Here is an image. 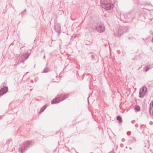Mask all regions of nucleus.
<instances>
[{
    "instance_id": "obj_17",
    "label": "nucleus",
    "mask_w": 153,
    "mask_h": 153,
    "mask_svg": "<svg viewBox=\"0 0 153 153\" xmlns=\"http://www.w3.org/2000/svg\"><path fill=\"white\" fill-rule=\"evenodd\" d=\"M49 70V69L48 68H45L43 71L42 73H46L48 72Z\"/></svg>"
},
{
    "instance_id": "obj_28",
    "label": "nucleus",
    "mask_w": 153,
    "mask_h": 153,
    "mask_svg": "<svg viewBox=\"0 0 153 153\" xmlns=\"http://www.w3.org/2000/svg\"><path fill=\"white\" fill-rule=\"evenodd\" d=\"M124 140V138L122 139V141H123V140Z\"/></svg>"
},
{
    "instance_id": "obj_14",
    "label": "nucleus",
    "mask_w": 153,
    "mask_h": 153,
    "mask_svg": "<svg viewBox=\"0 0 153 153\" xmlns=\"http://www.w3.org/2000/svg\"><path fill=\"white\" fill-rule=\"evenodd\" d=\"M134 108L135 110L139 112L140 111V107L138 105H136Z\"/></svg>"
},
{
    "instance_id": "obj_2",
    "label": "nucleus",
    "mask_w": 153,
    "mask_h": 153,
    "mask_svg": "<svg viewBox=\"0 0 153 153\" xmlns=\"http://www.w3.org/2000/svg\"><path fill=\"white\" fill-rule=\"evenodd\" d=\"M93 27L96 31L100 33H102L105 31V26L102 22L96 23L93 26Z\"/></svg>"
},
{
    "instance_id": "obj_20",
    "label": "nucleus",
    "mask_w": 153,
    "mask_h": 153,
    "mask_svg": "<svg viewBox=\"0 0 153 153\" xmlns=\"http://www.w3.org/2000/svg\"><path fill=\"white\" fill-rule=\"evenodd\" d=\"M131 132L130 131H128L127 133V134L128 135H130L131 134Z\"/></svg>"
},
{
    "instance_id": "obj_8",
    "label": "nucleus",
    "mask_w": 153,
    "mask_h": 153,
    "mask_svg": "<svg viewBox=\"0 0 153 153\" xmlns=\"http://www.w3.org/2000/svg\"><path fill=\"white\" fill-rule=\"evenodd\" d=\"M8 91L7 86H4L0 90V97L5 94Z\"/></svg>"
},
{
    "instance_id": "obj_23",
    "label": "nucleus",
    "mask_w": 153,
    "mask_h": 153,
    "mask_svg": "<svg viewBox=\"0 0 153 153\" xmlns=\"http://www.w3.org/2000/svg\"><path fill=\"white\" fill-rule=\"evenodd\" d=\"M128 40H130L131 39V37H128Z\"/></svg>"
},
{
    "instance_id": "obj_13",
    "label": "nucleus",
    "mask_w": 153,
    "mask_h": 153,
    "mask_svg": "<svg viewBox=\"0 0 153 153\" xmlns=\"http://www.w3.org/2000/svg\"><path fill=\"white\" fill-rule=\"evenodd\" d=\"M117 120L119 121V123H121L122 122V117L120 116H118L117 117Z\"/></svg>"
},
{
    "instance_id": "obj_6",
    "label": "nucleus",
    "mask_w": 153,
    "mask_h": 153,
    "mask_svg": "<svg viewBox=\"0 0 153 153\" xmlns=\"http://www.w3.org/2000/svg\"><path fill=\"white\" fill-rule=\"evenodd\" d=\"M115 34L117 36H120L123 33V31L122 28V27L119 26L115 29Z\"/></svg>"
},
{
    "instance_id": "obj_30",
    "label": "nucleus",
    "mask_w": 153,
    "mask_h": 153,
    "mask_svg": "<svg viewBox=\"0 0 153 153\" xmlns=\"http://www.w3.org/2000/svg\"><path fill=\"white\" fill-rule=\"evenodd\" d=\"M131 123H133V121H132Z\"/></svg>"
},
{
    "instance_id": "obj_27",
    "label": "nucleus",
    "mask_w": 153,
    "mask_h": 153,
    "mask_svg": "<svg viewBox=\"0 0 153 153\" xmlns=\"http://www.w3.org/2000/svg\"><path fill=\"white\" fill-rule=\"evenodd\" d=\"M135 57H134L132 59V60H135Z\"/></svg>"
},
{
    "instance_id": "obj_3",
    "label": "nucleus",
    "mask_w": 153,
    "mask_h": 153,
    "mask_svg": "<svg viewBox=\"0 0 153 153\" xmlns=\"http://www.w3.org/2000/svg\"><path fill=\"white\" fill-rule=\"evenodd\" d=\"M67 97V95L65 94H60L58 95L57 97L55 98L52 100L51 103L52 104H54L59 103Z\"/></svg>"
},
{
    "instance_id": "obj_9",
    "label": "nucleus",
    "mask_w": 153,
    "mask_h": 153,
    "mask_svg": "<svg viewBox=\"0 0 153 153\" xmlns=\"http://www.w3.org/2000/svg\"><path fill=\"white\" fill-rule=\"evenodd\" d=\"M149 113L150 114L153 116V100L150 103V107H149Z\"/></svg>"
},
{
    "instance_id": "obj_29",
    "label": "nucleus",
    "mask_w": 153,
    "mask_h": 153,
    "mask_svg": "<svg viewBox=\"0 0 153 153\" xmlns=\"http://www.w3.org/2000/svg\"><path fill=\"white\" fill-rule=\"evenodd\" d=\"M36 79H38V78L37 77H36Z\"/></svg>"
},
{
    "instance_id": "obj_26",
    "label": "nucleus",
    "mask_w": 153,
    "mask_h": 153,
    "mask_svg": "<svg viewBox=\"0 0 153 153\" xmlns=\"http://www.w3.org/2000/svg\"><path fill=\"white\" fill-rule=\"evenodd\" d=\"M31 82L32 83H33V81L32 80H31Z\"/></svg>"
},
{
    "instance_id": "obj_1",
    "label": "nucleus",
    "mask_w": 153,
    "mask_h": 153,
    "mask_svg": "<svg viewBox=\"0 0 153 153\" xmlns=\"http://www.w3.org/2000/svg\"><path fill=\"white\" fill-rule=\"evenodd\" d=\"M31 141H26L22 143L20 145L19 150L21 153H23L30 146H31Z\"/></svg>"
},
{
    "instance_id": "obj_21",
    "label": "nucleus",
    "mask_w": 153,
    "mask_h": 153,
    "mask_svg": "<svg viewBox=\"0 0 153 153\" xmlns=\"http://www.w3.org/2000/svg\"><path fill=\"white\" fill-rule=\"evenodd\" d=\"M95 57V56L94 55H91V57L92 59H93Z\"/></svg>"
},
{
    "instance_id": "obj_24",
    "label": "nucleus",
    "mask_w": 153,
    "mask_h": 153,
    "mask_svg": "<svg viewBox=\"0 0 153 153\" xmlns=\"http://www.w3.org/2000/svg\"><path fill=\"white\" fill-rule=\"evenodd\" d=\"M2 119V117L1 116L0 117V120L1 119Z\"/></svg>"
},
{
    "instance_id": "obj_18",
    "label": "nucleus",
    "mask_w": 153,
    "mask_h": 153,
    "mask_svg": "<svg viewBox=\"0 0 153 153\" xmlns=\"http://www.w3.org/2000/svg\"><path fill=\"white\" fill-rule=\"evenodd\" d=\"M136 141L134 137H132V139L130 140V141L131 142V143H132L134 141Z\"/></svg>"
},
{
    "instance_id": "obj_31",
    "label": "nucleus",
    "mask_w": 153,
    "mask_h": 153,
    "mask_svg": "<svg viewBox=\"0 0 153 153\" xmlns=\"http://www.w3.org/2000/svg\"><path fill=\"white\" fill-rule=\"evenodd\" d=\"M45 56H44V58H45Z\"/></svg>"
},
{
    "instance_id": "obj_7",
    "label": "nucleus",
    "mask_w": 153,
    "mask_h": 153,
    "mask_svg": "<svg viewBox=\"0 0 153 153\" xmlns=\"http://www.w3.org/2000/svg\"><path fill=\"white\" fill-rule=\"evenodd\" d=\"M131 17V15L130 13H128L125 14L121 15V18L122 19H125V21H127L128 19Z\"/></svg>"
},
{
    "instance_id": "obj_19",
    "label": "nucleus",
    "mask_w": 153,
    "mask_h": 153,
    "mask_svg": "<svg viewBox=\"0 0 153 153\" xmlns=\"http://www.w3.org/2000/svg\"><path fill=\"white\" fill-rule=\"evenodd\" d=\"M143 125H141V126H140V129H142V132L143 133H144V131H143V129L144 128L143 127Z\"/></svg>"
},
{
    "instance_id": "obj_15",
    "label": "nucleus",
    "mask_w": 153,
    "mask_h": 153,
    "mask_svg": "<svg viewBox=\"0 0 153 153\" xmlns=\"http://www.w3.org/2000/svg\"><path fill=\"white\" fill-rule=\"evenodd\" d=\"M122 28L123 30V32H126L127 31H128V27L127 26H124L122 27Z\"/></svg>"
},
{
    "instance_id": "obj_32",
    "label": "nucleus",
    "mask_w": 153,
    "mask_h": 153,
    "mask_svg": "<svg viewBox=\"0 0 153 153\" xmlns=\"http://www.w3.org/2000/svg\"><path fill=\"white\" fill-rule=\"evenodd\" d=\"M4 83L3 84V85H4Z\"/></svg>"
},
{
    "instance_id": "obj_11",
    "label": "nucleus",
    "mask_w": 153,
    "mask_h": 153,
    "mask_svg": "<svg viewBox=\"0 0 153 153\" xmlns=\"http://www.w3.org/2000/svg\"><path fill=\"white\" fill-rule=\"evenodd\" d=\"M29 55L28 53H24L23 54V56H21V59H22V60L23 59V56L25 58V60H26L27 58H28ZM25 61V60H22V63H23Z\"/></svg>"
},
{
    "instance_id": "obj_10",
    "label": "nucleus",
    "mask_w": 153,
    "mask_h": 153,
    "mask_svg": "<svg viewBox=\"0 0 153 153\" xmlns=\"http://www.w3.org/2000/svg\"><path fill=\"white\" fill-rule=\"evenodd\" d=\"M54 29L56 32L59 33L61 31L60 26L59 24H56L54 25Z\"/></svg>"
},
{
    "instance_id": "obj_5",
    "label": "nucleus",
    "mask_w": 153,
    "mask_h": 153,
    "mask_svg": "<svg viewBox=\"0 0 153 153\" xmlns=\"http://www.w3.org/2000/svg\"><path fill=\"white\" fill-rule=\"evenodd\" d=\"M147 91V88L146 87H143L140 89L139 92V97L141 98L144 97Z\"/></svg>"
},
{
    "instance_id": "obj_22",
    "label": "nucleus",
    "mask_w": 153,
    "mask_h": 153,
    "mask_svg": "<svg viewBox=\"0 0 153 153\" xmlns=\"http://www.w3.org/2000/svg\"><path fill=\"white\" fill-rule=\"evenodd\" d=\"M139 126V125L138 124H136L135 125V127H138Z\"/></svg>"
},
{
    "instance_id": "obj_12",
    "label": "nucleus",
    "mask_w": 153,
    "mask_h": 153,
    "mask_svg": "<svg viewBox=\"0 0 153 153\" xmlns=\"http://www.w3.org/2000/svg\"><path fill=\"white\" fill-rule=\"evenodd\" d=\"M47 105H45L42 106V108H41V109L40 110L39 112V114H41V113H42V112H43L45 110V108H46Z\"/></svg>"
},
{
    "instance_id": "obj_33",
    "label": "nucleus",
    "mask_w": 153,
    "mask_h": 153,
    "mask_svg": "<svg viewBox=\"0 0 153 153\" xmlns=\"http://www.w3.org/2000/svg\"><path fill=\"white\" fill-rule=\"evenodd\" d=\"M92 153V152H91V153Z\"/></svg>"
},
{
    "instance_id": "obj_16",
    "label": "nucleus",
    "mask_w": 153,
    "mask_h": 153,
    "mask_svg": "<svg viewBox=\"0 0 153 153\" xmlns=\"http://www.w3.org/2000/svg\"><path fill=\"white\" fill-rule=\"evenodd\" d=\"M150 68V66H146L144 68V71L145 72H146Z\"/></svg>"
},
{
    "instance_id": "obj_4",
    "label": "nucleus",
    "mask_w": 153,
    "mask_h": 153,
    "mask_svg": "<svg viewBox=\"0 0 153 153\" xmlns=\"http://www.w3.org/2000/svg\"><path fill=\"white\" fill-rule=\"evenodd\" d=\"M101 6L106 10H111L114 7V5L111 3H102L101 4Z\"/></svg>"
},
{
    "instance_id": "obj_25",
    "label": "nucleus",
    "mask_w": 153,
    "mask_h": 153,
    "mask_svg": "<svg viewBox=\"0 0 153 153\" xmlns=\"http://www.w3.org/2000/svg\"><path fill=\"white\" fill-rule=\"evenodd\" d=\"M152 42H153V37L152 38Z\"/></svg>"
}]
</instances>
